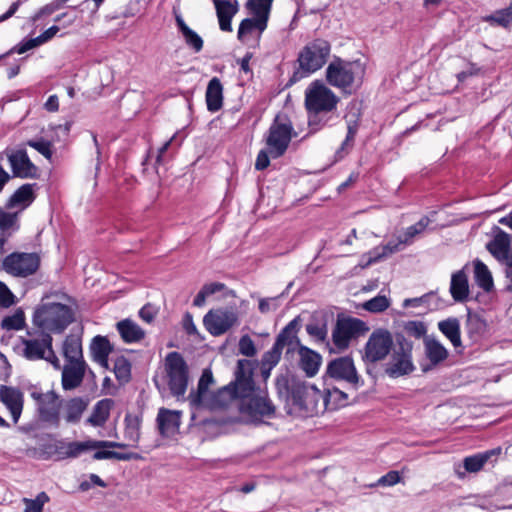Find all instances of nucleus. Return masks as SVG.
Masks as SVG:
<instances>
[{
	"mask_svg": "<svg viewBox=\"0 0 512 512\" xmlns=\"http://www.w3.org/2000/svg\"><path fill=\"white\" fill-rule=\"evenodd\" d=\"M275 385L279 396L298 411L311 416L325 411L323 394L315 386L290 378L288 374L278 375Z\"/></svg>",
	"mask_w": 512,
	"mask_h": 512,
	"instance_id": "f257e3e1",
	"label": "nucleus"
},
{
	"mask_svg": "<svg viewBox=\"0 0 512 512\" xmlns=\"http://www.w3.org/2000/svg\"><path fill=\"white\" fill-rule=\"evenodd\" d=\"M339 98L322 82H312L305 91V107L309 113L308 124L317 131L328 122L325 115L333 111Z\"/></svg>",
	"mask_w": 512,
	"mask_h": 512,
	"instance_id": "f03ea898",
	"label": "nucleus"
},
{
	"mask_svg": "<svg viewBox=\"0 0 512 512\" xmlns=\"http://www.w3.org/2000/svg\"><path fill=\"white\" fill-rule=\"evenodd\" d=\"M72 309L61 303H43L33 314L32 322L42 332L61 333L73 321Z\"/></svg>",
	"mask_w": 512,
	"mask_h": 512,
	"instance_id": "7ed1b4c3",
	"label": "nucleus"
},
{
	"mask_svg": "<svg viewBox=\"0 0 512 512\" xmlns=\"http://www.w3.org/2000/svg\"><path fill=\"white\" fill-rule=\"evenodd\" d=\"M19 354L29 361L46 360L55 369H60V361L52 347L53 338L50 333L28 330L27 337L20 338Z\"/></svg>",
	"mask_w": 512,
	"mask_h": 512,
	"instance_id": "20e7f679",
	"label": "nucleus"
},
{
	"mask_svg": "<svg viewBox=\"0 0 512 512\" xmlns=\"http://www.w3.org/2000/svg\"><path fill=\"white\" fill-rule=\"evenodd\" d=\"M127 446L128 445L125 443L114 441L87 440L83 442H66L64 440H57L43 445L42 450L47 455V458H54L55 460H65L68 458H77L84 452L98 448L124 449Z\"/></svg>",
	"mask_w": 512,
	"mask_h": 512,
	"instance_id": "39448f33",
	"label": "nucleus"
},
{
	"mask_svg": "<svg viewBox=\"0 0 512 512\" xmlns=\"http://www.w3.org/2000/svg\"><path fill=\"white\" fill-rule=\"evenodd\" d=\"M239 411L244 423L260 425L265 419L275 416L276 407L265 391L258 390L257 393L241 400Z\"/></svg>",
	"mask_w": 512,
	"mask_h": 512,
	"instance_id": "423d86ee",
	"label": "nucleus"
},
{
	"mask_svg": "<svg viewBox=\"0 0 512 512\" xmlns=\"http://www.w3.org/2000/svg\"><path fill=\"white\" fill-rule=\"evenodd\" d=\"M164 370L171 394L177 399L183 398L189 380L188 366L183 356L178 352L168 353L164 360Z\"/></svg>",
	"mask_w": 512,
	"mask_h": 512,
	"instance_id": "0eeeda50",
	"label": "nucleus"
},
{
	"mask_svg": "<svg viewBox=\"0 0 512 512\" xmlns=\"http://www.w3.org/2000/svg\"><path fill=\"white\" fill-rule=\"evenodd\" d=\"M395 347L385 372L392 378L412 373L415 366L412 361L413 343L402 333L395 334Z\"/></svg>",
	"mask_w": 512,
	"mask_h": 512,
	"instance_id": "6e6552de",
	"label": "nucleus"
},
{
	"mask_svg": "<svg viewBox=\"0 0 512 512\" xmlns=\"http://www.w3.org/2000/svg\"><path fill=\"white\" fill-rule=\"evenodd\" d=\"M364 67L359 61L346 62L340 59L332 61L326 69V78L330 85L338 88L351 86L355 80H361Z\"/></svg>",
	"mask_w": 512,
	"mask_h": 512,
	"instance_id": "1a4fd4ad",
	"label": "nucleus"
},
{
	"mask_svg": "<svg viewBox=\"0 0 512 512\" xmlns=\"http://www.w3.org/2000/svg\"><path fill=\"white\" fill-rule=\"evenodd\" d=\"M330 50L329 42L324 39H315L308 43L298 56L300 68L306 73L319 70L327 62Z\"/></svg>",
	"mask_w": 512,
	"mask_h": 512,
	"instance_id": "9d476101",
	"label": "nucleus"
},
{
	"mask_svg": "<svg viewBox=\"0 0 512 512\" xmlns=\"http://www.w3.org/2000/svg\"><path fill=\"white\" fill-rule=\"evenodd\" d=\"M31 397L36 403V411L39 419L45 423H49L55 427L60 424V410L62 407V399L53 390L47 392L34 391Z\"/></svg>",
	"mask_w": 512,
	"mask_h": 512,
	"instance_id": "9b49d317",
	"label": "nucleus"
},
{
	"mask_svg": "<svg viewBox=\"0 0 512 512\" xmlns=\"http://www.w3.org/2000/svg\"><path fill=\"white\" fill-rule=\"evenodd\" d=\"M292 130V125L286 117L275 118L266 139L268 152L273 158H278L286 152L292 138Z\"/></svg>",
	"mask_w": 512,
	"mask_h": 512,
	"instance_id": "f8f14e48",
	"label": "nucleus"
},
{
	"mask_svg": "<svg viewBox=\"0 0 512 512\" xmlns=\"http://www.w3.org/2000/svg\"><path fill=\"white\" fill-rule=\"evenodd\" d=\"M368 331L365 322L352 317L338 318L332 331V341L339 351L348 348L353 338Z\"/></svg>",
	"mask_w": 512,
	"mask_h": 512,
	"instance_id": "ddd939ff",
	"label": "nucleus"
},
{
	"mask_svg": "<svg viewBox=\"0 0 512 512\" xmlns=\"http://www.w3.org/2000/svg\"><path fill=\"white\" fill-rule=\"evenodd\" d=\"M254 362L248 359H240L237 362L235 381L228 386L231 387L234 398L244 400L258 392L253 380Z\"/></svg>",
	"mask_w": 512,
	"mask_h": 512,
	"instance_id": "4468645a",
	"label": "nucleus"
},
{
	"mask_svg": "<svg viewBox=\"0 0 512 512\" xmlns=\"http://www.w3.org/2000/svg\"><path fill=\"white\" fill-rule=\"evenodd\" d=\"M393 345L392 334L383 328L374 330L364 347L363 360L375 363L387 357Z\"/></svg>",
	"mask_w": 512,
	"mask_h": 512,
	"instance_id": "2eb2a0df",
	"label": "nucleus"
},
{
	"mask_svg": "<svg viewBox=\"0 0 512 512\" xmlns=\"http://www.w3.org/2000/svg\"><path fill=\"white\" fill-rule=\"evenodd\" d=\"M39 257L34 253H12L5 257L3 269L16 277H28L39 267Z\"/></svg>",
	"mask_w": 512,
	"mask_h": 512,
	"instance_id": "dca6fc26",
	"label": "nucleus"
},
{
	"mask_svg": "<svg viewBox=\"0 0 512 512\" xmlns=\"http://www.w3.org/2000/svg\"><path fill=\"white\" fill-rule=\"evenodd\" d=\"M325 376L326 378L345 381L354 388H358L362 384L354 362L348 356L331 360L327 365Z\"/></svg>",
	"mask_w": 512,
	"mask_h": 512,
	"instance_id": "f3484780",
	"label": "nucleus"
},
{
	"mask_svg": "<svg viewBox=\"0 0 512 512\" xmlns=\"http://www.w3.org/2000/svg\"><path fill=\"white\" fill-rule=\"evenodd\" d=\"M238 317L234 311L226 309L210 310L203 318L205 328L214 336L228 331L237 323Z\"/></svg>",
	"mask_w": 512,
	"mask_h": 512,
	"instance_id": "a211bd4d",
	"label": "nucleus"
},
{
	"mask_svg": "<svg viewBox=\"0 0 512 512\" xmlns=\"http://www.w3.org/2000/svg\"><path fill=\"white\" fill-rule=\"evenodd\" d=\"M7 157L13 176L22 179H35L38 177V168L31 162L24 149L12 151Z\"/></svg>",
	"mask_w": 512,
	"mask_h": 512,
	"instance_id": "6ab92c4d",
	"label": "nucleus"
},
{
	"mask_svg": "<svg viewBox=\"0 0 512 512\" xmlns=\"http://www.w3.org/2000/svg\"><path fill=\"white\" fill-rule=\"evenodd\" d=\"M247 7L254 15V18H246L244 19L239 26L238 29V38L241 40L244 35L251 33L254 29L263 32L267 27V22L269 18V11L267 8H260L253 4L252 1L247 2Z\"/></svg>",
	"mask_w": 512,
	"mask_h": 512,
	"instance_id": "aec40b11",
	"label": "nucleus"
},
{
	"mask_svg": "<svg viewBox=\"0 0 512 512\" xmlns=\"http://www.w3.org/2000/svg\"><path fill=\"white\" fill-rule=\"evenodd\" d=\"M86 362L66 363L62 368L61 384L65 391L78 388L84 379Z\"/></svg>",
	"mask_w": 512,
	"mask_h": 512,
	"instance_id": "412c9836",
	"label": "nucleus"
},
{
	"mask_svg": "<svg viewBox=\"0 0 512 512\" xmlns=\"http://www.w3.org/2000/svg\"><path fill=\"white\" fill-rule=\"evenodd\" d=\"M0 400L10 411L14 423H17L23 409V394L17 388L1 385Z\"/></svg>",
	"mask_w": 512,
	"mask_h": 512,
	"instance_id": "4be33fe9",
	"label": "nucleus"
},
{
	"mask_svg": "<svg viewBox=\"0 0 512 512\" xmlns=\"http://www.w3.org/2000/svg\"><path fill=\"white\" fill-rule=\"evenodd\" d=\"M299 328L300 320L299 317H296L281 330V332L276 337L275 344L281 349L286 346L287 353L294 351L296 348L299 349V347L302 346L297 337Z\"/></svg>",
	"mask_w": 512,
	"mask_h": 512,
	"instance_id": "5701e85b",
	"label": "nucleus"
},
{
	"mask_svg": "<svg viewBox=\"0 0 512 512\" xmlns=\"http://www.w3.org/2000/svg\"><path fill=\"white\" fill-rule=\"evenodd\" d=\"M180 418V411L160 408L157 415V424L160 434L163 436L175 434L181 424Z\"/></svg>",
	"mask_w": 512,
	"mask_h": 512,
	"instance_id": "b1692460",
	"label": "nucleus"
},
{
	"mask_svg": "<svg viewBox=\"0 0 512 512\" xmlns=\"http://www.w3.org/2000/svg\"><path fill=\"white\" fill-rule=\"evenodd\" d=\"M234 396L230 386H225L218 389L216 392H210L204 397L196 408L204 407L210 410H216L225 408L232 400Z\"/></svg>",
	"mask_w": 512,
	"mask_h": 512,
	"instance_id": "393cba45",
	"label": "nucleus"
},
{
	"mask_svg": "<svg viewBox=\"0 0 512 512\" xmlns=\"http://www.w3.org/2000/svg\"><path fill=\"white\" fill-rule=\"evenodd\" d=\"M88 400L82 397H74L62 400L63 418L67 423L76 424L81 420L84 411L88 407Z\"/></svg>",
	"mask_w": 512,
	"mask_h": 512,
	"instance_id": "a878e982",
	"label": "nucleus"
},
{
	"mask_svg": "<svg viewBox=\"0 0 512 512\" xmlns=\"http://www.w3.org/2000/svg\"><path fill=\"white\" fill-rule=\"evenodd\" d=\"M112 352V346L109 340L104 336H95L90 344V353L92 359L101 367L109 369L108 356Z\"/></svg>",
	"mask_w": 512,
	"mask_h": 512,
	"instance_id": "bb28decb",
	"label": "nucleus"
},
{
	"mask_svg": "<svg viewBox=\"0 0 512 512\" xmlns=\"http://www.w3.org/2000/svg\"><path fill=\"white\" fill-rule=\"evenodd\" d=\"M298 354L300 356V368L305 372V374L308 377L315 376L319 370L322 360L320 354L307 348L306 346H300Z\"/></svg>",
	"mask_w": 512,
	"mask_h": 512,
	"instance_id": "cd10ccee",
	"label": "nucleus"
},
{
	"mask_svg": "<svg viewBox=\"0 0 512 512\" xmlns=\"http://www.w3.org/2000/svg\"><path fill=\"white\" fill-rule=\"evenodd\" d=\"M62 353L66 363L85 362L80 336L74 334L68 335L63 342Z\"/></svg>",
	"mask_w": 512,
	"mask_h": 512,
	"instance_id": "c85d7f7f",
	"label": "nucleus"
},
{
	"mask_svg": "<svg viewBox=\"0 0 512 512\" xmlns=\"http://www.w3.org/2000/svg\"><path fill=\"white\" fill-rule=\"evenodd\" d=\"M450 293L456 302H464L467 300L469 295V284L464 270H459L452 274Z\"/></svg>",
	"mask_w": 512,
	"mask_h": 512,
	"instance_id": "c756f323",
	"label": "nucleus"
},
{
	"mask_svg": "<svg viewBox=\"0 0 512 512\" xmlns=\"http://www.w3.org/2000/svg\"><path fill=\"white\" fill-rule=\"evenodd\" d=\"M217 10L219 26L222 31H231V20L237 12V2L234 4L227 0H213Z\"/></svg>",
	"mask_w": 512,
	"mask_h": 512,
	"instance_id": "7c9ffc66",
	"label": "nucleus"
},
{
	"mask_svg": "<svg viewBox=\"0 0 512 512\" xmlns=\"http://www.w3.org/2000/svg\"><path fill=\"white\" fill-rule=\"evenodd\" d=\"M501 453V448H494L487 450L482 453H478L472 456L465 457L463 460V466L469 473L479 472L484 465L494 456H498Z\"/></svg>",
	"mask_w": 512,
	"mask_h": 512,
	"instance_id": "2f4dec72",
	"label": "nucleus"
},
{
	"mask_svg": "<svg viewBox=\"0 0 512 512\" xmlns=\"http://www.w3.org/2000/svg\"><path fill=\"white\" fill-rule=\"evenodd\" d=\"M207 109L216 112L221 109L223 104V86L217 77L212 78L206 90Z\"/></svg>",
	"mask_w": 512,
	"mask_h": 512,
	"instance_id": "473e14b6",
	"label": "nucleus"
},
{
	"mask_svg": "<svg viewBox=\"0 0 512 512\" xmlns=\"http://www.w3.org/2000/svg\"><path fill=\"white\" fill-rule=\"evenodd\" d=\"M494 239L487 244L489 252L499 260L508 259L509 256V245L510 237L507 233L500 230L499 228Z\"/></svg>",
	"mask_w": 512,
	"mask_h": 512,
	"instance_id": "72a5a7b5",
	"label": "nucleus"
},
{
	"mask_svg": "<svg viewBox=\"0 0 512 512\" xmlns=\"http://www.w3.org/2000/svg\"><path fill=\"white\" fill-rule=\"evenodd\" d=\"M425 355L431 365L436 366L447 359L448 350L436 339L426 337L424 339Z\"/></svg>",
	"mask_w": 512,
	"mask_h": 512,
	"instance_id": "f704fd0d",
	"label": "nucleus"
},
{
	"mask_svg": "<svg viewBox=\"0 0 512 512\" xmlns=\"http://www.w3.org/2000/svg\"><path fill=\"white\" fill-rule=\"evenodd\" d=\"M113 405L114 401L109 398L98 401L87 422L94 427L103 426L110 416V410Z\"/></svg>",
	"mask_w": 512,
	"mask_h": 512,
	"instance_id": "c9c22d12",
	"label": "nucleus"
},
{
	"mask_svg": "<svg viewBox=\"0 0 512 512\" xmlns=\"http://www.w3.org/2000/svg\"><path fill=\"white\" fill-rule=\"evenodd\" d=\"M403 243H400V237L396 242H389L386 245L378 246L369 251L367 254L363 255V258L367 257L366 262L363 264V267H367L375 262H378L393 253L400 250V245Z\"/></svg>",
	"mask_w": 512,
	"mask_h": 512,
	"instance_id": "e433bc0d",
	"label": "nucleus"
},
{
	"mask_svg": "<svg viewBox=\"0 0 512 512\" xmlns=\"http://www.w3.org/2000/svg\"><path fill=\"white\" fill-rule=\"evenodd\" d=\"M117 330L126 343L138 342L145 336L144 330L129 319L118 322Z\"/></svg>",
	"mask_w": 512,
	"mask_h": 512,
	"instance_id": "4c0bfd02",
	"label": "nucleus"
},
{
	"mask_svg": "<svg viewBox=\"0 0 512 512\" xmlns=\"http://www.w3.org/2000/svg\"><path fill=\"white\" fill-rule=\"evenodd\" d=\"M212 384H214L213 374L210 369H205L199 379L197 391L189 395V401L193 407L199 405V402L211 392L209 387Z\"/></svg>",
	"mask_w": 512,
	"mask_h": 512,
	"instance_id": "58836bf2",
	"label": "nucleus"
},
{
	"mask_svg": "<svg viewBox=\"0 0 512 512\" xmlns=\"http://www.w3.org/2000/svg\"><path fill=\"white\" fill-rule=\"evenodd\" d=\"M439 330L450 340L455 348L462 345L460 323L456 318H448L438 323Z\"/></svg>",
	"mask_w": 512,
	"mask_h": 512,
	"instance_id": "ea45409f",
	"label": "nucleus"
},
{
	"mask_svg": "<svg viewBox=\"0 0 512 512\" xmlns=\"http://www.w3.org/2000/svg\"><path fill=\"white\" fill-rule=\"evenodd\" d=\"M176 23L187 46L193 49L196 53L200 52L203 48V39L188 27L181 16H176Z\"/></svg>",
	"mask_w": 512,
	"mask_h": 512,
	"instance_id": "a19ab883",
	"label": "nucleus"
},
{
	"mask_svg": "<svg viewBox=\"0 0 512 512\" xmlns=\"http://www.w3.org/2000/svg\"><path fill=\"white\" fill-rule=\"evenodd\" d=\"M474 277L477 285L485 292H490L494 288L492 274L488 267L479 259L474 260Z\"/></svg>",
	"mask_w": 512,
	"mask_h": 512,
	"instance_id": "79ce46f5",
	"label": "nucleus"
},
{
	"mask_svg": "<svg viewBox=\"0 0 512 512\" xmlns=\"http://www.w3.org/2000/svg\"><path fill=\"white\" fill-rule=\"evenodd\" d=\"M348 395L338 388L326 389L323 394L324 410H336L347 404Z\"/></svg>",
	"mask_w": 512,
	"mask_h": 512,
	"instance_id": "37998d69",
	"label": "nucleus"
},
{
	"mask_svg": "<svg viewBox=\"0 0 512 512\" xmlns=\"http://www.w3.org/2000/svg\"><path fill=\"white\" fill-rule=\"evenodd\" d=\"M58 31H59L58 26H56V25L51 26L50 28L45 30L42 34H40L38 37L29 39L25 43L19 45L16 50L17 53L23 54V53L27 52L28 50L35 48V47L49 41L57 34Z\"/></svg>",
	"mask_w": 512,
	"mask_h": 512,
	"instance_id": "c03bdc74",
	"label": "nucleus"
},
{
	"mask_svg": "<svg viewBox=\"0 0 512 512\" xmlns=\"http://www.w3.org/2000/svg\"><path fill=\"white\" fill-rule=\"evenodd\" d=\"M432 222L428 216H423L416 224L408 227L402 236H400V243L411 244L413 239L420 235Z\"/></svg>",
	"mask_w": 512,
	"mask_h": 512,
	"instance_id": "a18cd8bd",
	"label": "nucleus"
},
{
	"mask_svg": "<svg viewBox=\"0 0 512 512\" xmlns=\"http://www.w3.org/2000/svg\"><path fill=\"white\" fill-rule=\"evenodd\" d=\"M124 436L133 442V447H136L140 439V419L137 416L126 415Z\"/></svg>",
	"mask_w": 512,
	"mask_h": 512,
	"instance_id": "49530a36",
	"label": "nucleus"
},
{
	"mask_svg": "<svg viewBox=\"0 0 512 512\" xmlns=\"http://www.w3.org/2000/svg\"><path fill=\"white\" fill-rule=\"evenodd\" d=\"M401 333L405 337L409 336V337H413L415 339H421L424 337V339H425L426 338L425 336L427 333V326L422 321H417V320L406 321V322H403V324H402V332Z\"/></svg>",
	"mask_w": 512,
	"mask_h": 512,
	"instance_id": "de8ad7c7",
	"label": "nucleus"
},
{
	"mask_svg": "<svg viewBox=\"0 0 512 512\" xmlns=\"http://www.w3.org/2000/svg\"><path fill=\"white\" fill-rule=\"evenodd\" d=\"M113 372L121 383H127L131 378V364L123 356L117 357L113 363Z\"/></svg>",
	"mask_w": 512,
	"mask_h": 512,
	"instance_id": "09e8293b",
	"label": "nucleus"
},
{
	"mask_svg": "<svg viewBox=\"0 0 512 512\" xmlns=\"http://www.w3.org/2000/svg\"><path fill=\"white\" fill-rule=\"evenodd\" d=\"M94 460H103V459H116L121 461H128V460H140L142 459L141 455L138 453H119L115 451H109V450H100L96 451L93 454Z\"/></svg>",
	"mask_w": 512,
	"mask_h": 512,
	"instance_id": "8fccbe9b",
	"label": "nucleus"
},
{
	"mask_svg": "<svg viewBox=\"0 0 512 512\" xmlns=\"http://www.w3.org/2000/svg\"><path fill=\"white\" fill-rule=\"evenodd\" d=\"M33 185L24 184L18 188L10 198L11 205L29 204L33 201Z\"/></svg>",
	"mask_w": 512,
	"mask_h": 512,
	"instance_id": "3c124183",
	"label": "nucleus"
},
{
	"mask_svg": "<svg viewBox=\"0 0 512 512\" xmlns=\"http://www.w3.org/2000/svg\"><path fill=\"white\" fill-rule=\"evenodd\" d=\"M25 325V314L22 309H17L13 315L3 318L1 322V327L6 330H21Z\"/></svg>",
	"mask_w": 512,
	"mask_h": 512,
	"instance_id": "603ef678",
	"label": "nucleus"
},
{
	"mask_svg": "<svg viewBox=\"0 0 512 512\" xmlns=\"http://www.w3.org/2000/svg\"><path fill=\"white\" fill-rule=\"evenodd\" d=\"M486 21L502 27H507L512 23V6L496 11L494 14L486 17Z\"/></svg>",
	"mask_w": 512,
	"mask_h": 512,
	"instance_id": "864d4df0",
	"label": "nucleus"
},
{
	"mask_svg": "<svg viewBox=\"0 0 512 512\" xmlns=\"http://www.w3.org/2000/svg\"><path fill=\"white\" fill-rule=\"evenodd\" d=\"M390 306V301L386 296L378 295L368 301H366L362 307L373 313H379L385 311Z\"/></svg>",
	"mask_w": 512,
	"mask_h": 512,
	"instance_id": "5fc2aeb1",
	"label": "nucleus"
},
{
	"mask_svg": "<svg viewBox=\"0 0 512 512\" xmlns=\"http://www.w3.org/2000/svg\"><path fill=\"white\" fill-rule=\"evenodd\" d=\"M25 503L24 512H42L43 506L49 501V496L45 492L39 493L35 499H23Z\"/></svg>",
	"mask_w": 512,
	"mask_h": 512,
	"instance_id": "6e6d98bb",
	"label": "nucleus"
},
{
	"mask_svg": "<svg viewBox=\"0 0 512 512\" xmlns=\"http://www.w3.org/2000/svg\"><path fill=\"white\" fill-rule=\"evenodd\" d=\"M282 350L274 343L272 348L263 354L260 364L275 367L281 359Z\"/></svg>",
	"mask_w": 512,
	"mask_h": 512,
	"instance_id": "4d7b16f0",
	"label": "nucleus"
},
{
	"mask_svg": "<svg viewBox=\"0 0 512 512\" xmlns=\"http://www.w3.org/2000/svg\"><path fill=\"white\" fill-rule=\"evenodd\" d=\"M27 145L37 150L40 154H42L46 159H51L52 157V145L49 141L44 139L39 140H29Z\"/></svg>",
	"mask_w": 512,
	"mask_h": 512,
	"instance_id": "13d9d810",
	"label": "nucleus"
},
{
	"mask_svg": "<svg viewBox=\"0 0 512 512\" xmlns=\"http://www.w3.org/2000/svg\"><path fill=\"white\" fill-rule=\"evenodd\" d=\"M239 352L246 357H253L256 355L257 350L254 341L250 336L244 335L239 340Z\"/></svg>",
	"mask_w": 512,
	"mask_h": 512,
	"instance_id": "bf43d9fd",
	"label": "nucleus"
},
{
	"mask_svg": "<svg viewBox=\"0 0 512 512\" xmlns=\"http://www.w3.org/2000/svg\"><path fill=\"white\" fill-rule=\"evenodd\" d=\"M401 477L398 471H389L384 476L380 477L377 481V485L379 486H393L399 483Z\"/></svg>",
	"mask_w": 512,
	"mask_h": 512,
	"instance_id": "052dcab7",
	"label": "nucleus"
},
{
	"mask_svg": "<svg viewBox=\"0 0 512 512\" xmlns=\"http://www.w3.org/2000/svg\"><path fill=\"white\" fill-rule=\"evenodd\" d=\"M306 331L312 337H315L319 341H324L327 335L326 328L318 324H308Z\"/></svg>",
	"mask_w": 512,
	"mask_h": 512,
	"instance_id": "680f3d73",
	"label": "nucleus"
},
{
	"mask_svg": "<svg viewBox=\"0 0 512 512\" xmlns=\"http://www.w3.org/2000/svg\"><path fill=\"white\" fill-rule=\"evenodd\" d=\"M14 303V295L8 287L0 282V304L3 307H9Z\"/></svg>",
	"mask_w": 512,
	"mask_h": 512,
	"instance_id": "e2e57ef3",
	"label": "nucleus"
},
{
	"mask_svg": "<svg viewBox=\"0 0 512 512\" xmlns=\"http://www.w3.org/2000/svg\"><path fill=\"white\" fill-rule=\"evenodd\" d=\"M156 313V309L151 304H147L141 308L139 316L145 322L151 323L154 320Z\"/></svg>",
	"mask_w": 512,
	"mask_h": 512,
	"instance_id": "0e129e2a",
	"label": "nucleus"
},
{
	"mask_svg": "<svg viewBox=\"0 0 512 512\" xmlns=\"http://www.w3.org/2000/svg\"><path fill=\"white\" fill-rule=\"evenodd\" d=\"M276 298H264L259 301V310L261 313H267L270 310H276Z\"/></svg>",
	"mask_w": 512,
	"mask_h": 512,
	"instance_id": "69168bd1",
	"label": "nucleus"
},
{
	"mask_svg": "<svg viewBox=\"0 0 512 512\" xmlns=\"http://www.w3.org/2000/svg\"><path fill=\"white\" fill-rule=\"evenodd\" d=\"M269 164H270V160H269L268 152L265 150H261L258 153L256 162H255V168L257 170H264L265 168H267L269 166Z\"/></svg>",
	"mask_w": 512,
	"mask_h": 512,
	"instance_id": "338daca9",
	"label": "nucleus"
},
{
	"mask_svg": "<svg viewBox=\"0 0 512 512\" xmlns=\"http://www.w3.org/2000/svg\"><path fill=\"white\" fill-rule=\"evenodd\" d=\"M202 289L204 290V292L210 296V295H213L217 292H220L222 290L225 289V285L223 283H219V282H213V283H208V284H205Z\"/></svg>",
	"mask_w": 512,
	"mask_h": 512,
	"instance_id": "774afa93",
	"label": "nucleus"
}]
</instances>
